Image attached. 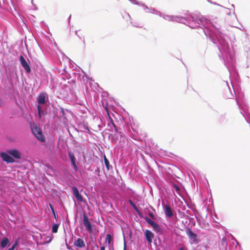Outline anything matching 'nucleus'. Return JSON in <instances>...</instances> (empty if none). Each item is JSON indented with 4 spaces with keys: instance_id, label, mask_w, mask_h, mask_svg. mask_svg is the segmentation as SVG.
<instances>
[{
    "instance_id": "1",
    "label": "nucleus",
    "mask_w": 250,
    "mask_h": 250,
    "mask_svg": "<svg viewBox=\"0 0 250 250\" xmlns=\"http://www.w3.org/2000/svg\"><path fill=\"white\" fill-rule=\"evenodd\" d=\"M160 16L164 19L173 21L185 24L191 28H201L207 37L215 44L221 53L219 58H222L225 65L227 67L230 75L232 72H235V57L232 47L229 46L227 40V35L223 33L220 28L210 21L200 15H196L186 11L183 16L162 15Z\"/></svg>"
},
{
    "instance_id": "47",
    "label": "nucleus",
    "mask_w": 250,
    "mask_h": 250,
    "mask_svg": "<svg viewBox=\"0 0 250 250\" xmlns=\"http://www.w3.org/2000/svg\"><path fill=\"white\" fill-rule=\"evenodd\" d=\"M62 114H64V110H63V109L62 108Z\"/></svg>"
},
{
    "instance_id": "34",
    "label": "nucleus",
    "mask_w": 250,
    "mask_h": 250,
    "mask_svg": "<svg viewBox=\"0 0 250 250\" xmlns=\"http://www.w3.org/2000/svg\"><path fill=\"white\" fill-rule=\"evenodd\" d=\"M14 244L18 246V245L19 244V240L18 239L16 240L14 242Z\"/></svg>"
},
{
    "instance_id": "32",
    "label": "nucleus",
    "mask_w": 250,
    "mask_h": 250,
    "mask_svg": "<svg viewBox=\"0 0 250 250\" xmlns=\"http://www.w3.org/2000/svg\"><path fill=\"white\" fill-rule=\"evenodd\" d=\"M100 172V168L97 167V169L95 170L94 173H98V175H99Z\"/></svg>"
},
{
    "instance_id": "28",
    "label": "nucleus",
    "mask_w": 250,
    "mask_h": 250,
    "mask_svg": "<svg viewBox=\"0 0 250 250\" xmlns=\"http://www.w3.org/2000/svg\"><path fill=\"white\" fill-rule=\"evenodd\" d=\"M62 53L63 59V60L66 59V60H67L68 61V62L69 63H70V62L71 61V60L67 56H66L62 52Z\"/></svg>"
},
{
    "instance_id": "18",
    "label": "nucleus",
    "mask_w": 250,
    "mask_h": 250,
    "mask_svg": "<svg viewBox=\"0 0 250 250\" xmlns=\"http://www.w3.org/2000/svg\"><path fill=\"white\" fill-rule=\"evenodd\" d=\"M132 4L141 5L143 7L144 9H148V7L145 3L142 2H139L136 0H128Z\"/></svg>"
},
{
    "instance_id": "29",
    "label": "nucleus",
    "mask_w": 250,
    "mask_h": 250,
    "mask_svg": "<svg viewBox=\"0 0 250 250\" xmlns=\"http://www.w3.org/2000/svg\"><path fill=\"white\" fill-rule=\"evenodd\" d=\"M173 187L176 191H180V188L177 185L173 184Z\"/></svg>"
},
{
    "instance_id": "36",
    "label": "nucleus",
    "mask_w": 250,
    "mask_h": 250,
    "mask_svg": "<svg viewBox=\"0 0 250 250\" xmlns=\"http://www.w3.org/2000/svg\"><path fill=\"white\" fill-rule=\"evenodd\" d=\"M17 246H18L17 245H15V244H13L12 245V246H11V248H12V249H13L14 250H15V248H16Z\"/></svg>"
},
{
    "instance_id": "39",
    "label": "nucleus",
    "mask_w": 250,
    "mask_h": 250,
    "mask_svg": "<svg viewBox=\"0 0 250 250\" xmlns=\"http://www.w3.org/2000/svg\"><path fill=\"white\" fill-rule=\"evenodd\" d=\"M49 207H50V209H51V211L54 210V208H53V206H52L50 204H49Z\"/></svg>"
},
{
    "instance_id": "45",
    "label": "nucleus",
    "mask_w": 250,
    "mask_h": 250,
    "mask_svg": "<svg viewBox=\"0 0 250 250\" xmlns=\"http://www.w3.org/2000/svg\"><path fill=\"white\" fill-rule=\"evenodd\" d=\"M54 45L56 47H57V43H56V42H55L54 43Z\"/></svg>"
},
{
    "instance_id": "24",
    "label": "nucleus",
    "mask_w": 250,
    "mask_h": 250,
    "mask_svg": "<svg viewBox=\"0 0 250 250\" xmlns=\"http://www.w3.org/2000/svg\"><path fill=\"white\" fill-rule=\"evenodd\" d=\"M74 196L75 197V198L80 202H83V196L80 193H79L78 194H76L75 195H74Z\"/></svg>"
},
{
    "instance_id": "12",
    "label": "nucleus",
    "mask_w": 250,
    "mask_h": 250,
    "mask_svg": "<svg viewBox=\"0 0 250 250\" xmlns=\"http://www.w3.org/2000/svg\"><path fill=\"white\" fill-rule=\"evenodd\" d=\"M145 236L147 243L151 244L154 238V234L150 230L146 229L145 231Z\"/></svg>"
},
{
    "instance_id": "31",
    "label": "nucleus",
    "mask_w": 250,
    "mask_h": 250,
    "mask_svg": "<svg viewBox=\"0 0 250 250\" xmlns=\"http://www.w3.org/2000/svg\"><path fill=\"white\" fill-rule=\"evenodd\" d=\"M177 250H188L184 246L180 247Z\"/></svg>"
},
{
    "instance_id": "7",
    "label": "nucleus",
    "mask_w": 250,
    "mask_h": 250,
    "mask_svg": "<svg viewBox=\"0 0 250 250\" xmlns=\"http://www.w3.org/2000/svg\"><path fill=\"white\" fill-rule=\"evenodd\" d=\"M162 206L166 217L171 218L173 216V212L170 206L164 202H162Z\"/></svg>"
},
{
    "instance_id": "16",
    "label": "nucleus",
    "mask_w": 250,
    "mask_h": 250,
    "mask_svg": "<svg viewBox=\"0 0 250 250\" xmlns=\"http://www.w3.org/2000/svg\"><path fill=\"white\" fill-rule=\"evenodd\" d=\"M108 117L109 120V121L107 123V126L110 127H111V126H113L114 128L115 132L117 133L118 131V128H117V126L115 124V123H114L113 119H112V118H111L110 116L109 115V114L108 113Z\"/></svg>"
},
{
    "instance_id": "22",
    "label": "nucleus",
    "mask_w": 250,
    "mask_h": 250,
    "mask_svg": "<svg viewBox=\"0 0 250 250\" xmlns=\"http://www.w3.org/2000/svg\"><path fill=\"white\" fill-rule=\"evenodd\" d=\"M144 10H148V12L149 13H153V14H158V12L157 11L155 8H149L148 7V9H144ZM146 12H147V11H146ZM159 13H160V12H159Z\"/></svg>"
},
{
    "instance_id": "30",
    "label": "nucleus",
    "mask_w": 250,
    "mask_h": 250,
    "mask_svg": "<svg viewBox=\"0 0 250 250\" xmlns=\"http://www.w3.org/2000/svg\"><path fill=\"white\" fill-rule=\"evenodd\" d=\"M148 215L152 219H155V215L151 211L148 212Z\"/></svg>"
},
{
    "instance_id": "27",
    "label": "nucleus",
    "mask_w": 250,
    "mask_h": 250,
    "mask_svg": "<svg viewBox=\"0 0 250 250\" xmlns=\"http://www.w3.org/2000/svg\"><path fill=\"white\" fill-rule=\"evenodd\" d=\"M62 53L63 59V60L66 59V60H67L68 61V62L69 63H70V62L71 61V60L67 56H66L62 52Z\"/></svg>"
},
{
    "instance_id": "26",
    "label": "nucleus",
    "mask_w": 250,
    "mask_h": 250,
    "mask_svg": "<svg viewBox=\"0 0 250 250\" xmlns=\"http://www.w3.org/2000/svg\"><path fill=\"white\" fill-rule=\"evenodd\" d=\"M178 212H179V215L181 217H188V216L184 212H183V211H181L180 210H178Z\"/></svg>"
},
{
    "instance_id": "51",
    "label": "nucleus",
    "mask_w": 250,
    "mask_h": 250,
    "mask_svg": "<svg viewBox=\"0 0 250 250\" xmlns=\"http://www.w3.org/2000/svg\"><path fill=\"white\" fill-rule=\"evenodd\" d=\"M33 0H31V2H32V3H33Z\"/></svg>"
},
{
    "instance_id": "40",
    "label": "nucleus",
    "mask_w": 250,
    "mask_h": 250,
    "mask_svg": "<svg viewBox=\"0 0 250 250\" xmlns=\"http://www.w3.org/2000/svg\"><path fill=\"white\" fill-rule=\"evenodd\" d=\"M124 249H126V243H125V239L124 238Z\"/></svg>"
},
{
    "instance_id": "19",
    "label": "nucleus",
    "mask_w": 250,
    "mask_h": 250,
    "mask_svg": "<svg viewBox=\"0 0 250 250\" xmlns=\"http://www.w3.org/2000/svg\"><path fill=\"white\" fill-rule=\"evenodd\" d=\"M104 162L105 167L107 170H109L112 168V166L110 165L108 160L106 158V156L104 155Z\"/></svg>"
},
{
    "instance_id": "13",
    "label": "nucleus",
    "mask_w": 250,
    "mask_h": 250,
    "mask_svg": "<svg viewBox=\"0 0 250 250\" xmlns=\"http://www.w3.org/2000/svg\"><path fill=\"white\" fill-rule=\"evenodd\" d=\"M226 84L228 86V88L229 92V94L226 96V98L227 99H232L234 96H236V93L234 90L233 85L231 82V86L232 87V89L231 90L227 82H226Z\"/></svg>"
},
{
    "instance_id": "44",
    "label": "nucleus",
    "mask_w": 250,
    "mask_h": 250,
    "mask_svg": "<svg viewBox=\"0 0 250 250\" xmlns=\"http://www.w3.org/2000/svg\"><path fill=\"white\" fill-rule=\"evenodd\" d=\"M52 214H53L54 213H56V211H55V210L52 211Z\"/></svg>"
},
{
    "instance_id": "41",
    "label": "nucleus",
    "mask_w": 250,
    "mask_h": 250,
    "mask_svg": "<svg viewBox=\"0 0 250 250\" xmlns=\"http://www.w3.org/2000/svg\"><path fill=\"white\" fill-rule=\"evenodd\" d=\"M100 250H105V248L104 246L101 247Z\"/></svg>"
},
{
    "instance_id": "3",
    "label": "nucleus",
    "mask_w": 250,
    "mask_h": 250,
    "mask_svg": "<svg viewBox=\"0 0 250 250\" xmlns=\"http://www.w3.org/2000/svg\"><path fill=\"white\" fill-rule=\"evenodd\" d=\"M186 232L188 237L190 244H197L199 242L197 234L192 231L191 228H187Z\"/></svg>"
},
{
    "instance_id": "17",
    "label": "nucleus",
    "mask_w": 250,
    "mask_h": 250,
    "mask_svg": "<svg viewBox=\"0 0 250 250\" xmlns=\"http://www.w3.org/2000/svg\"><path fill=\"white\" fill-rule=\"evenodd\" d=\"M74 244L75 246L80 248H83L85 246L83 240L80 238H78L75 241Z\"/></svg>"
},
{
    "instance_id": "46",
    "label": "nucleus",
    "mask_w": 250,
    "mask_h": 250,
    "mask_svg": "<svg viewBox=\"0 0 250 250\" xmlns=\"http://www.w3.org/2000/svg\"><path fill=\"white\" fill-rule=\"evenodd\" d=\"M7 250H14L13 249H12V248H9Z\"/></svg>"
},
{
    "instance_id": "4",
    "label": "nucleus",
    "mask_w": 250,
    "mask_h": 250,
    "mask_svg": "<svg viewBox=\"0 0 250 250\" xmlns=\"http://www.w3.org/2000/svg\"><path fill=\"white\" fill-rule=\"evenodd\" d=\"M47 97V95L45 92L41 93L37 98V102L38 103V105H37V109L39 112V115H40L41 112L42 111L41 109V107L39 104H44L46 102V99Z\"/></svg>"
},
{
    "instance_id": "14",
    "label": "nucleus",
    "mask_w": 250,
    "mask_h": 250,
    "mask_svg": "<svg viewBox=\"0 0 250 250\" xmlns=\"http://www.w3.org/2000/svg\"><path fill=\"white\" fill-rule=\"evenodd\" d=\"M128 202H129L130 206L133 208L137 212V214L140 218L143 217L142 212L140 211V210L137 208V206L130 199H128Z\"/></svg>"
},
{
    "instance_id": "42",
    "label": "nucleus",
    "mask_w": 250,
    "mask_h": 250,
    "mask_svg": "<svg viewBox=\"0 0 250 250\" xmlns=\"http://www.w3.org/2000/svg\"><path fill=\"white\" fill-rule=\"evenodd\" d=\"M236 103H237L238 106H239V107L240 108V104H239L238 101L237 100H236Z\"/></svg>"
},
{
    "instance_id": "21",
    "label": "nucleus",
    "mask_w": 250,
    "mask_h": 250,
    "mask_svg": "<svg viewBox=\"0 0 250 250\" xmlns=\"http://www.w3.org/2000/svg\"><path fill=\"white\" fill-rule=\"evenodd\" d=\"M59 225L58 224H54L52 226V231L53 233H56L58 231Z\"/></svg>"
},
{
    "instance_id": "50",
    "label": "nucleus",
    "mask_w": 250,
    "mask_h": 250,
    "mask_svg": "<svg viewBox=\"0 0 250 250\" xmlns=\"http://www.w3.org/2000/svg\"><path fill=\"white\" fill-rule=\"evenodd\" d=\"M70 18H71V15L69 16V20H70Z\"/></svg>"
},
{
    "instance_id": "8",
    "label": "nucleus",
    "mask_w": 250,
    "mask_h": 250,
    "mask_svg": "<svg viewBox=\"0 0 250 250\" xmlns=\"http://www.w3.org/2000/svg\"><path fill=\"white\" fill-rule=\"evenodd\" d=\"M68 156L70 159L71 164L75 171L78 172V170H79V167L76 164V158L74 156V153L72 151H69L68 152Z\"/></svg>"
},
{
    "instance_id": "38",
    "label": "nucleus",
    "mask_w": 250,
    "mask_h": 250,
    "mask_svg": "<svg viewBox=\"0 0 250 250\" xmlns=\"http://www.w3.org/2000/svg\"><path fill=\"white\" fill-rule=\"evenodd\" d=\"M93 82H94L93 80H92V79L90 80L89 85L90 86H91V85L93 84Z\"/></svg>"
},
{
    "instance_id": "37",
    "label": "nucleus",
    "mask_w": 250,
    "mask_h": 250,
    "mask_svg": "<svg viewBox=\"0 0 250 250\" xmlns=\"http://www.w3.org/2000/svg\"><path fill=\"white\" fill-rule=\"evenodd\" d=\"M66 248L68 250H71V248L70 246H69L67 244V243L66 242Z\"/></svg>"
},
{
    "instance_id": "49",
    "label": "nucleus",
    "mask_w": 250,
    "mask_h": 250,
    "mask_svg": "<svg viewBox=\"0 0 250 250\" xmlns=\"http://www.w3.org/2000/svg\"><path fill=\"white\" fill-rule=\"evenodd\" d=\"M95 85H96L97 86H98V84L97 83H94Z\"/></svg>"
},
{
    "instance_id": "9",
    "label": "nucleus",
    "mask_w": 250,
    "mask_h": 250,
    "mask_svg": "<svg viewBox=\"0 0 250 250\" xmlns=\"http://www.w3.org/2000/svg\"><path fill=\"white\" fill-rule=\"evenodd\" d=\"M83 221L84 227L86 230L91 233L92 231V225L90 221H89L88 218L85 213H83Z\"/></svg>"
},
{
    "instance_id": "23",
    "label": "nucleus",
    "mask_w": 250,
    "mask_h": 250,
    "mask_svg": "<svg viewBox=\"0 0 250 250\" xmlns=\"http://www.w3.org/2000/svg\"><path fill=\"white\" fill-rule=\"evenodd\" d=\"M112 240V237L110 234L108 233L107 234L105 238V241L108 243V244H110L111 243V241Z\"/></svg>"
},
{
    "instance_id": "33",
    "label": "nucleus",
    "mask_w": 250,
    "mask_h": 250,
    "mask_svg": "<svg viewBox=\"0 0 250 250\" xmlns=\"http://www.w3.org/2000/svg\"><path fill=\"white\" fill-rule=\"evenodd\" d=\"M53 216L54 218L56 220H57V218H58V215H57V213H54V214H53Z\"/></svg>"
},
{
    "instance_id": "43",
    "label": "nucleus",
    "mask_w": 250,
    "mask_h": 250,
    "mask_svg": "<svg viewBox=\"0 0 250 250\" xmlns=\"http://www.w3.org/2000/svg\"><path fill=\"white\" fill-rule=\"evenodd\" d=\"M77 75H78V79H80V80H81V78H80V74H77Z\"/></svg>"
},
{
    "instance_id": "20",
    "label": "nucleus",
    "mask_w": 250,
    "mask_h": 250,
    "mask_svg": "<svg viewBox=\"0 0 250 250\" xmlns=\"http://www.w3.org/2000/svg\"><path fill=\"white\" fill-rule=\"evenodd\" d=\"M221 247L223 250L227 249V239L225 237H224L221 240Z\"/></svg>"
},
{
    "instance_id": "52",
    "label": "nucleus",
    "mask_w": 250,
    "mask_h": 250,
    "mask_svg": "<svg viewBox=\"0 0 250 250\" xmlns=\"http://www.w3.org/2000/svg\"><path fill=\"white\" fill-rule=\"evenodd\" d=\"M124 250H126V249H124Z\"/></svg>"
},
{
    "instance_id": "35",
    "label": "nucleus",
    "mask_w": 250,
    "mask_h": 250,
    "mask_svg": "<svg viewBox=\"0 0 250 250\" xmlns=\"http://www.w3.org/2000/svg\"><path fill=\"white\" fill-rule=\"evenodd\" d=\"M83 129L89 131L88 127L85 125H83Z\"/></svg>"
},
{
    "instance_id": "6",
    "label": "nucleus",
    "mask_w": 250,
    "mask_h": 250,
    "mask_svg": "<svg viewBox=\"0 0 250 250\" xmlns=\"http://www.w3.org/2000/svg\"><path fill=\"white\" fill-rule=\"evenodd\" d=\"M144 219L153 228L154 231L157 232H162V229L157 223L152 220L147 216H146Z\"/></svg>"
},
{
    "instance_id": "10",
    "label": "nucleus",
    "mask_w": 250,
    "mask_h": 250,
    "mask_svg": "<svg viewBox=\"0 0 250 250\" xmlns=\"http://www.w3.org/2000/svg\"><path fill=\"white\" fill-rule=\"evenodd\" d=\"M0 155L2 160L7 163H12L15 162L13 158L8 153L2 152L0 153Z\"/></svg>"
},
{
    "instance_id": "2",
    "label": "nucleus",
    "mask_w": 250,
    "mask_h": 250,
    "mask_svg": "<svg viewBox=\"0 0 250 250\" xmlns=\"http://www.w3.org/2000/svg\"><path fill=\"white\" fill-rule=\"evenodd\" d=\"M31 129L33 135L41 142H44L45 140L44 135L39 127L37 125H31Z\"/></svg>"
},
{
    "instance_id": "25",
    "label": "nucleus",
    "mask_w": 250,
    "mask_h": 250,
    "mask_svg": "<svg viewBox=\"0 0 250 250\" xmlns=\"http://www.w3.org/2000/svg\"><path fill=\"white\" fill-rule=\"evenodd\" d=\"M72 190L74 195H75L76 194H77L79 193H80L78 188L75 186H73L72 187Z\"/></svg>"
},
{
    "instance_id": "15",
    "label": "nucleus",
    "mask_w": 250,
    "mask_h": 250,
    "mask_svg": "<svg viewBox=\"0 0 250 250\" xmlns=\"http://www.w3.org/2000/svg\"><path fill=\"white\" fill-rule=\"evenodd\" d=\"M10 245L9 239L6 237H3L0 241V248L1 249H4L6 246Z\"/></svg>"
},
{
    "instance_id": "11",
    "label": "nucleus",
    "mask_w": 250,
    "mask_h": 250,
    "mask_svg": "<svg viewBox=\"0 0 250 250\" xmlns=\"http://www.w3.org/2000/svg\"><path fill=\"white\" fill-rule=\"evenodd\" d=\"M7 153L10 154L11 157L17 159H20L21 157V154L19 150L17 149H9Z\"/></svg>"
},
{
    "instance_id": "5",
    "label": "nucleus",
    "mask_w": 250,
    "mask_h": 250,
    "mask_svg": "<svg viewBox=\"0 0 250 250\" xmlns=\"http://www.w3.org/2000/svg\"><path fill=\"white\" fill-rule=\"evenodd\" d=\"M20 61L21 66L23 67L26 73H30L31 72V67L29 64V60L27 59V61L25 59V58L22 56L20 55Z\"/></svg>"
},
{
    "instance_id": "48",
    "label": "nucleus",
    "mask_w": 250,
    "mask_h": 250,
    "mask_svg": "<svg viewBox=\"0 0 250 250\" xmlns=\"http://www.w3.org/2000/svg\"><path fill=\"white\" fill-rule=\"evenodd\" d=\"M75 34H76V35L78 36V35L77 34V31H75Z\"/></svg>"
}]
</instances>
